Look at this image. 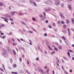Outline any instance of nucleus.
I'll use <instances>...</instances> for the list:
<instances>
[{
    "instance_id": "b1692460",
    "label": "nucleus",
    "mask_w": 74,
    "mask_h": 74,
    "mask_svg": "<svg viewBox=\"0 0 74 74\" xmlns=\"http://www.w3.org/2000/svg\"><path fill=\"white\" fill-rule=\"evenodd\" d=\"M33 3L34 4V5H35L36 7H37V4H36V3L35 2H33Z\"/></svg>"
},
{
    "instance_id": "cd10ccee",
    "label": "nucleus",
    "mask_w": 74,
    "mask_h": 74,
    "mask_svg": "<svg viewBox=\"0 0 74 74\" xmlns=\"http://www.w3.org/2000/svg\"><path fill=\"white\" fill-rule=\"evenodd\" d=\"M4 16H5V17H7V18H9V17H10L9 16L8 17L7 16V14H5L4 15Z\"/></svg>"
},
{
    "instance_id": "39448f33",
    "label": "nucleus",
    "mask_w": 74,
    "mask_h": 74,
    "mask_svg": "<svg viewBox=\"0 0 74 74\" xmlns=\"http://www.w3.org/2000/svg\"><path fill=\"white\" fill-rule=\"evenodd\" d=\"M6 48L7 50H8V52H9L10 53H11V52L12 51H11V49H10V48L8 46H7Z\"/></svg>"
},
{
    "instance_id": "423d86ee",
    "label": "nucleus",
    "mask_w": 74,
    "mask_h": 74,
    "mask_svg": "<svg viewBox=\"0 0 74 74\" xmlns=\"http://www.w3.org/2000/svg\"><path fill=\"white\" fill-rule=\"evenodd\" d=\"M2 50L3 51V52L2 53V55L3 56L5 55L6 54V50L4 49H3Z\"/></svg>"
},
{
    "instance_id": "9d476101",
    "label": "nucleus",
    "mask_w": 74,
    "mask_h": 74,
    "mask_svg": "<svg viewBox=\"0 0 74 74\" xmlns=\"http://www.w3.org/2000/svg\"><path fill=\"white\" fill-rule=\"evenodd\" d=\"M5 27V26L4 24H2L1 26V28H3Z\"/></svg>"
},
{
    "instance_id": "6e6552de",
    "label": "nucleus",
    "mask_w": 74,
    "mask_h": 74,
    "mask_svg": "<svg viewBox=\"0 0 74 74\" xmlns=\"http://www.w3.org/2000/svg\"><path fill=\"white\" fill-rule=\"evenodd\" d=\"M59 15L60 16L61 18L62 19H64V16H63V14L62 13H59Z\"/></svg>"
},
{
    "instance_id": "ddd939ff",
    "label": "nucleus",
    "mask_w": 74,
    "mask_h": 74,
    "mask_svg": "<svg viewBox=\"0 0 74 74\" xmlns=\"http://www.w3.org/2000/svg\"><path fill=\"white\" fill-rule=\"evenodd\" d=\"M58 48H59V49H62V46H58Z\"/></svg>"
},
{
    "instance_id": "774afa93",
    "label": "nucleus",
    "mask_w": 74,
    "mask_h": 74,
    "mask_svg": "<svg viewBox=\"0 0 74 74\" xmlns=\"http://www.w3.org/2000/svg\"><path fill=\"white\" fill-rule=\"evenodd\" d=\"M53 74H55V71H53Z\"/></svg>"
},
{
    "instance_id": "6ab92c4d",
    "label": "nucleus",
    "mask_w": 74,
    "mask_h": 74,
    "mask_svg": "<svg viewBox=\"0 0 74 74\" xmlns=\"http://www.w3.org/2000/svg\"><path fill=\"white\" fill-rule=\"evenodd\" d=\"M46 18V17H45V16H44L42 19V20H45V19Z\"/></svg>"
},
{
    "instance_id": "13d9d810",
    "label": "nucleus",
    "mask_w": 74,
    "mask_h": 74,
    "mask_svg": "<svg viewBox=\"0 0 74 74\" xmlns=\"http://www.w3.org/2000/svg\"><path fill=\"white\" fill-rule=\"evenodd\" d=\"M32 20H33V21H36V20H35V19H34V18H32Z\"/></svg>"
},
{
    "instance_id": "f03ea898",
    "label": "nucleus",
    "mask_w": 74,
    "mask_h": 74,
    "mask_svg": "<svg viewBox=\"0 0 74 74\" xmlns=\"http://www.w3.org/2000/svg\"><path fill=\"white\" fill-rule=\"evenodd\" d=\"M55 1L56 2L55 3V5H57V6H58L60 3V1L58 0H55Z\"/></svg>"
},
{
    "instance_id": "0e129e2a",
    "label": "nucleus",
    "mask_w": 74,
    "mask_h": 74,
    "mask_svg": "<svg viewBox=\"0 0 74 74\" xmlns=\"http://www.w3.org/2000/svg\"><path fill=\"white\" fill-rule=\"evenodd\" d=\"M48 22H49L48 20H47L46 21H45L46 23H48Z\"/></svg>"
},
{
    "instance_id": "79ce46f5",
    "label": "nucleus",
    "mask_w": 74,
    "mask_h": 74,
    "mask_svg": "<svg viewBox=\"0 0 74 74\" xmlns=\"http://www.w3.org/2000/svg\"><path fill=\"white\" fill-rule=\"evenodd\" d=\"M40 18H42V16H43V15H42V14H40Z\"/></svg>"
},
{
    "instance_id": "1a4fd4ad",
    "label": "nucleus",
    "mask_w": 74,
    "mask_h": 74,
    "mask_svg": "<svg viewBox=\"0 0 74 74\" xmlns=\"http://www.w3.org/2000/svg\"><path fill=\"white\" fill-rule=\"evenodd\" d=\"M68 8L70 10H72V7H71V5L70 4L68 5Z\"/></svg>"
},
{
    "instance_id": "393cba45",
    "label": "nucleus",
    "mask_w": 74,
    "mask_h": 74,
    "mask_svg": "<svg viewBox=\"0 0 74 74\" xmlns=\"http://www.w3.org/2000/svg\"><path fill=\"white\" fill-rule=\"evenodd\" d=\"M13 67H14V68H15V67H16V64H14L13 65Z\"/></svg>"
},
{
    "instance_id": "f3484780",
    "label": "nucleus",
    "mask_w": 74,
    "mask_h": 74,
    "mask_svg": "<svg viewBox=\"0 0 74 74\" xmlns=\"http://www.w3.org/2000/svg\"><path fill=\"white\" fill-rule=\"evenodd\" d=\"M62 38L64 40H66V37L64 36H62Z\"/></svg>"
},
{
    "instance_id": "a19ab883",
    "label": "nucleus",
    "mask_w": 74,
    "mask_h": 74,
    "mask_svg": "<svg viewBox=\"0 0 74 74\" xmlns=\"http://www.w3.org/2000/svg\"><path fill=\"white\" fill-rule=\"evenodd\" d=\"M5 37L6 38V36H3L2 37V38H3V39H4L5 38Z\"/></svg>"
},
{
    "instance_id": "c756f323",
    "label": "nucleus",
    "mask_w": 74,
    "mask_h": 74,
    "mask_svg": "<svg viewBox=\"0 0 74 74\" xmlns=\"http://www.w3.org/2000/svg\"><path fill=\"white\" fill-rule=\"evenodd\" d=\"M44 36H45V37H47V33H45Z\"/></svg>"
},
{
    "instance_id": "3c124183",
    "label": "nucleus",
    "mask_w": 74,
    "mask_h": 74,
    "mask_svg": "<svg viewBox=\"0 0 74 74\" xmlns=\"http://www.w3.org/2000/svg\"><path fill=\"white\" fill-rule=\"evenodd\" d=\"M10 62L11 63H12V59L11 58L10 59Z\"/></svg>"
},
{
    "instance_id": "2f4dec72",
    "label": "nucleus",
    "mask_w": 74,
    "mask_h": 74,
    "mask_svg": "<svg viewBox=\"0 0 74 74\" xmlns=\"http://www.w3.org/2000/svg\"><path fill=\"white\" fill-rule=\"evenodd\" d=\"M8 41L9 43V44H10V38L8 39Z\"/></svg>"
},
{
    "instance_id": "680f3d73",
    "label": "nucleus",
    "mask_w": 74,
    "mask_h": 74,
    "mask_svg": "<svg viewBox=\"0 0 74 74\" xmlns=\"http://www.w3.org/2000/svg\"><path fill=\"white\" fill-rule=\"evenodd\" d=\"M62 69L63 70H64V68H63V66H62Z\"/></svg>"
},
{
    "instance_id": "09e8293b",
    "label": "nucleus",
    "mask_w": 74,
    "mask_h": 74,
    "mask_svg": "<svg viewBox=\"0 0 74 74\" xmlns=\"http://www.w3.org/2000/svg\"><path fill=\"white\" fill-rule=\"evenodd\" d=\"M53 26H56V24L55 23H53Z\"/></svg>"
},
{
    "instance_id": "5701e85b",
    "label": "nucleus",
    "mask_w": 74,
    "mask_h": 74,
    "mask_svg": "<svg viewBox=\"0 0 74 74\" xmlns=\"http://www.w3.org/2000/svg\"><path fill=\"white\" fill-rule=\"evenodd\" d=\"M28 32L29 33H30L32 34L33 33V32L32 31H28Z\"/></svg>"
},
{
    "instance_id": "2eb2a0df",
    "label": "nucleus",
    "mask_w": 74,
    "mask_h": 74,
    "mask_svg": "<svg viewBox=\"0 0 74 74\" xmlns=\"http://www.w3.org/2000/svg\"><path fill=\"white\" fill-rule=\"evenodd\" d=\"M16 11L12 12V11H10V13L11 14H15V13H16Z\"/></svg>"
},
{
    "instance_id": "9b49d317",
    "label": "nucleus",
    "mask_w": 74,
    "mask_h": 74,
    "mask_svg": "<svg viewBox=\"0 0 74 74\" xmlns=\"http://www.w3.org/2000/svg\"><path fill=\"white\" fill-rule=\"evenodd\" d=\"M65 22L66 23H69L70 20H67Z\"/></svg>"
},
{
    "instance_id": "052dcab7",
    "label": "nucleus",
    "mask_w": 74,
    "mask_h": 74,
    "mask_svg": "<svg viewBox=\"0 0 74 74\" xmlns=\"http://www.w3.org/2000/svg\"><path fill=\"white\" fill-rule=\"evenodd\" d=\"M33 30L34 31H35V32H37V31H36V30H35V29H34L32 28Z\"/></svg>"
},
{
    "instance_id": "bb28decb",
    "label": "nucleus",
    "mask_w": 74,
    "mask_h": 74,
    "mask_svg": "<svg viewBox=\"0 0 74 74\" xmlns=\"http://www.w3.org/2000/svg\"><path fill=\"white\" fill-rule=\"evenodd\" d=\"M54 53H55V51H53L51 53V54L52 55V54H54Z\"/></svg>"
},
{
    "instance_id": "37998d69",
    "label": "nucleus",
    "mask_w": 74,
    "mask_h": 74,
    "mask_svg": "<svg viewBox=\"0 0 74 74\" xmlns=\"http://www.w3.org/2000/svg\"><path fill=\"white\" fill-rule=\"evenodd\" d=\"M16 44H17L16 43H13V45L15 46V45H16Z\"/></svg>"
},
{
    "instance_id": "49530a36",
    "label": "nucleus",
    "mask_w": 74,
    "mask_h": 74,
    "mask_svg": "<svg viewBox=\"0 0 74 74\" xmlns=\"http://www.w3.org/2000/svg\"><path fill=\"white\" fill-rule=\"evenodd\" d=\"M73 71V70H72V69H71L70 71H69V72H70V73H72V72Z\"/></svg>"
},
{
    "instance_id": "dca6fc26",
    "label": "nucleus",
    "mask_w": 74,
    "mask_h": 74,
    "mask_svg": "<svg viewBox=\"0 0 74 74\" xmlns=\"http://www.w3.org/2000/svg\"><path fill=\"white\" fill-rule=\"evenodd\" d=\"M4 5L3 3L2 2H0V6H3Z\"/></svg>"
},
{
    "instance_id": "5fc2aeb1",
    "label": "nucleus",
    "mask_w": 74,
    "mask_h": 74,
    "mask_svg": "<svg viewBox=\"0 0 74 74\" xmlns=\"http://www.w3.org/2000/svg\"><path fill=\"white\" fill-rule=\"evenodd\" d=\"M64 73L65 74H68V73H67L66 71H64Z\"/></svg>"
},
{
    "instance_id": "aec40b11",
    "label": "nucleus",
    "mask_w": 74,
    "mask_h": 74,
    "mask_svg": "<svg viewBox=\"0 0 74 74\" xmlns=\"http://www.w3.org/2000/svg\"><path fill=\"white\" fill-rule=\"evenodd\" d=\"M66 28H67V26H66V25H64L63 26V28L65 29H66Z\"/></svg>"
},
{
    "instance_id": "20e7f679",
    "label": "nucleus",
    "mask_w": 74,
    "mask_h": 74,
    "mask_svg": "<svg viewBox=\"0 0 74 74\" xmlns=\"http://www.w3.org/2000/svg\"><path fill=\"white\" fill-rule=\"evenodd\" d=\"M51 10V8H45V10L46 12H48V11H49Z\"/></svg>"
},
{
    "instance_id": "4468645a",
    "label": "nucleus",
    "mask_w": 74,
    "mask_h": 74,
    "mask_svg": "<svg viewBox=\"0 0 74 74\" xmlns=\"http://www.w3.org/2000/svg\"><path fill=\"white\" fill-rule=\"evenodd\" d=\"M72 22L73 23L74 25V18H72Z\"/></svg>"
},
{
    "instance_id": "e2e57ef3",
    "label": "nucleus",
    "mask_w": 74,
    "mask_h": 74,
    "mask_svg": "<svg viewBox=\"0 0 74 74\" xmlns=\"http://www.w3.org/2000/svg\"><path fill=\"white\" fill-rule=\"evenodd\" d=\"M45 69H48V68L47 67V66H45Z\"/></svg>"
},
{
    "instance_id": "bf43d9fd",
    "label": "nucleus",
    "mask_w": 74,
    "mask_h": 74,
    "mask_svg": "<svg viewBox=\"0 0 74 74\" xmlns=\"http://www.w3.org/2000/svg\"><path fill=\"white\" fill-rule=\"evenodd\" d=\"M18 15H22V13H18Z\"/></svg>"
},
{
    "instance_id": "a211bd4d",
    "label": "nucleus",
    "mask_w": 74,
    "mask_h": 74,
    "mask_svg": "<svg viewBox=\"0 0 74 74\" xmlns=\"http://www.w3.org/2000/svg\"><path fill=\"white\" fill-rule=\"evenodd\" d=\"M63 32L64 33V34H66L67 33V31L65 30L63 31Z\"/></svg>"
},
{
    "instance_id": "864d4df0",
    "label": "nucleus",
    "mask_w": 74,
    "mask_h": 74,
    "mask_svg": "<svg viewBox=\"0 0 74 74\" xmlns=\"http://www.w3.org/2000/svg\"><path fill=\"white\" fill-rule=\"evenodd\" d=\"M0 69H1V71H4V70H3V69H2V68H0Z\"/></svg>"
},
{
    "instance_id": "6e6d98bb",
    "label": "nucleus",
    "mask_w": 74,
    "mask_h": 74,
    "mask_svg": "<svg viewBox=\"0 0 74 74\" xmlns=\"http://www.w3.org/2000/svg\"><path fill=\"white\" fill-rule=\"evenodd\" d=\"M43 13L44 14V16H46V14L44 12H43Z\"/></svg>"
},
{
    "instance_id": "69168bd1",
    "label": "nucleus",
    "mask_w": 74,
    "mask_h": 74,
    "mask_svg": "<svg viewBox=\"0 0 74 74\" xmlns=\"http://www.w3.org/2000/svg\"><path fill=\"white\" fill-rule=\"evenodd\" d=\"M1 35H4V34L2 32H1Z\"/></svg>"
},
{
    "instance_id": "a18cd8bd",
    "label": "nucleus",
    "mask_w": 74,
    "mask_h": 74,
    "mask_svg": "<svg viewBox=\"0 0 74 74\" xmlns=\"http://www.w3.org/2000/svg\"><path fill=\"white\" fill-rule=\"evenodd\" d=\"M36 60L37 61L39 60V58H36Z\"/></svg>"
},
{
    "instance_id": "603ef678",
    "label": "nucleus",
    "mask_w": 74,
    "mask_h": 74,
    "mask_svg": "<svg viewBox=\"0 0 74 74\" xmlns=\"http://www.w3.org/2000/svg\"><path fill=\"white\" fill-rule=\"evenodd\" d=\"M19 60L21 62H22V58H20Z\"/></svg>"
},
{
    "instance_id": "7ed1b4c3",
    "label": "nucleus",
    "mask_w": 74,
    "mask_h": 74,
    "mask_svg": "<svg viewBox=\"0 0 74 74\" xmlns=\"http://www.w3.org/2000/svg\"><path fill=\"white\" fill-rule=\"evenodd\" d=\"M1 18L2 19H4V21H5V22H6L7 23H8V18L3 17H1Z\"/></svg>"
},
{
    "instance_id": "412c9836",
    "label": "nucleus",
    "mask_w": 74,
    "mask_h": 74,
    "mask_svg": "<svg viewBox=\"0 0 74 74\" xmlns=\"http://www.w3.org/2000/svg\"><path fill=\"white\" fill-rule=\"evenodd\" d=\"M47 47H49V49H50L51 50H52V51H53V50L52 49V48H51V47H50V46H47Z\"/></svg>"
},
{
    "instance_id": "c9c22d12",
    "label": "nucleus",
    "mask_w": 74,
    "mask_h": 74,
    "mask_svg": "<svg viewBox=\"0 0 74 74\" xmlns=\"http://www.w3.org/2000/svg\"><path fill=\"white\" fill-rule=\"evenodd\" d=\"M69 51L70 52H73V51L71 50H69Z\"/></svg>"
},
{
    "instance_id": "4d7b16f0",
    "label": "nucleus",
    "mask_w": 74,
    "mask_h": 74,
    "mask_svg": "<svg viewBox=\"0 0 74 74\" xmlns=\"http://www.w3.org/2000/svg\"><path fill=\"white\" fill-rule=\"evenodd\" d=\"M21 73H23V71H22V70H21Z\"/></svg>"
},
{
    "instance_id": "c03bdc74",
    "label": "nucleus",
    "mask_w": 74,
    "mask_h": 74,
    "mask_svg": "<svg viewBox=\"0 0 74 74\" xmlns=\"http://www.w3.org/2000/svg\"><path fill=\"white\" fill-rule=\"evenodd\" d=\"M58 24H60V21H58Z\"/></svg>"
},
{
    "instance_id": "ea45409f",
    "label": "nucleus",
    "mask_w": 74,
    "mask_h": 74,
    "mask_svg": "<svg viewBox=\"0 0 74 74\" xmlns=\"http://www.w3.org/2000/svg\"><path fill=\"white\" fill-rule=\"evenodd\" d=\"M68 34L69 36H70L71 35V34H70V32H68Z\"/></svg>"
},
{
    "instance_id": "0eeeda50",
    "label": "nucleus",
    "mask_w": 74,
    "mask_h": 74,
    "mask_svg": "<svg viewBox=\"0 0 74 74\" xmlns=\"http://www.w3.org/2000/svg\"><path fill=\"white\" fill-rule=\"evenodd\" d=\"M38 69L39 72H40V73H41V72H42V74H44V71L42 70L40 68H38Z\"/></svg>"
},
{
    "instance_id": "f8f14e48",
    "label": "nucleus",
    "mask_w": 74,
    "mask_h": 74,
    "mask_svg": "<svg viewBox=\"0 0 74 74\" xmlns=\"http://www.w3.org/2000/svg\"><path fill=\"white\" fill-rule=\"evenodd\" d=\"M61 6L62 7V8H64V3H62L61 4Z\"/></svg>"
},
{
    "instance_id": "7c9ffc66",
    "label": "nucleus",
    "mask_w": 74,
    "mask_h": 74,
    "mask_svg": "<svg viewBox=\"0 0 74 74\" xmlns=\"http://www.w3.org/2000/svg\"><path fill=\"white\" fill-rule=\"evenodd\" d=\"M63 58L64 59H65V60H66L67 61V59L65 57H63Z\"/></svg>"
},
{
    "instance_id": "473e14b6",
    "label": "nucleus",
    "mask_w": 74,
    "mask_h": 74,
    "mask_svg": "<svg viewBox=\"0 0 74 74\" xmlns=\"http://www.w3.org/2000/svg\"><path fill=\"white\" fill-rule=\"evenodd\" d=\"M67 53H68V56H69V57H71V56H70V53H69V52H68Z\"/></svg>"
},
{
    "instance_id": "a878e982",
    "label": "nucleus",
    "mask_w": 74,
    "mask_h": 74,
    "mask_svg": "<svg viewBox=\"0 0 74 74\" xmlns=\"http://www.w3.org/2000/svg\"><path fill=\"white\" fill-rule=\"evenodd\" d=\"M54 50L56 51H58V49L56 47H55Z\"/></svg>"
},
{
    "instance_id": "de8ad7c7",
    "label": "nucleus",
    "mask_w": 74,
    "mask_h": 74,
    "mask_svg": "<svg viewBox=\"0 0 74 74\" xmlns=\"http://www.w3.org/2000/svg\"><path fill=\"white\" fill-rule=\"evenodd\" d=\"M67 30L68 31V32H70V29L68 28H67Z\"/></svg>"
},
{
    "instance_id": "c85d7f7f",
    "label": "nucleus",
    "mask_w": 74,
    "mask_h": 74,
    "mask_svg": "<svg viewBox=\"0 0 74 74\" xmlns=\"http://www.w3.org/2000/svg\"><path fill=\"white\" fill-rule=\"evenodd\" d=\"M29 1H30V3H31L32 4H33V0H30Z\"/></svg>"
},
{
    "instance_id": "4c0bfd02",
    "label": "nucleus",
    "mask_w": 74,
    "mask_h": 74,
    "mask_svg": "<svg viewBox=\"0 0 74 74\" xmlns=\"http://www.w3.org/2000/svg\"><path fill=\"white\" fill-rule=\"evenodd\" d=\"M9 19L11 21H14V20L12 18H9Z\"/></svg>"
},
{
    "instance_id": "f704fd0d",
    "label": "nucleus",
    "mask_w": 74,
    "mask_h": 74,
    "mask_svg": "<svg viewBox=\"0 0 74 74\" xmlns=\"http://www.w3.org/2000/svg\"><path fill=\"white\" fill-rule=\"evenodd\" d=\"M22 24H23V25H26L24 22H22Z\"/></svg>"
},
{
    "instance_id": "58836bf2",
    "label": "nucleus",
    "mask_w": 74,
    "mask_h": 74,
    "mask_svg": "<svg viewBox=\"0 0 74 74\" xmlns=\"http://www.w3.org/2000/svg\"><path fill=\"white\" fill-rule=\"evenodd\" d=\"M49 28H50V29H51L52 28V26H51V25H49Z\"/></svg>"
},
{
    "instance_id": "72a5a7b5",
    "label": "nucleus",
    "mask_w": 74,
    "mask_h": 74,
    "mask_svg": "<svg viewBox=\"0 0 74 74\" xmlns=\"http://www.w3.org/2000/svg\"><path fill=\"white\" fill-rule=\"evenodd\" d=\"M13 53L14 55H16V52H15V50L14 51Z\"/></svg>"
},
{
    "instance_id": "f257e3e1",
    "label": "nucleus",
    "mask_w": 74,
    "mask_h": 74,
    "mask_svg": "<svg viewBox=\"0 0 74 74\" xmlns=\"http://www.w3.org/2000/svg\"><path fill=\"white\" fill-rule=\"evenodd\" d=\"M45 3L48 5H51L53 4V2L51 1H47L45 2Z\"/></svg>"
},
{
    "instance_id": "8fccbe9b",
    "label": "nucleus",
    "mask_w": 74,
    "mask_h": 74,
    "mask_svg": "<svg viewBox=\"0 0 74 74\" xmlns=\"http://www.w3.org/2000/svg\"><path fill=\"white\" fill-rule=\"evenodd\" d=\"M49 69H48L47 70V71L46 72L47 73H48L49 72Z\"/></svg>"
},
{
    "instance_id": "e433bc0d",
    "label": "nucleus",
    "mask_w": 74,
    "mask_h": 74,
    "mask_svg": "<svg viewBox=\"0 0 74 74\" xmlns=\"http://www.w3.org/2000/svg\"><path fill=\"white\" fill-rule=\"evenodd\" d=\"M65 23L63 21H61V23H62V24H63L64 25V24Z\"/></svg>"
},
{
    "instance_id": "4be33fe9",
    "label": "nucleus",
    "mask_w": 74,
    "mask_h": 74,
    "mask_svg": "<svg viewBox=\"0 0 74 74\" xmlns=\"http://www.w3.org/2000/svg\"><path fill=\"white\" fill-rule=\"evenodd\" d=\"M12 74H18V73L16 72H12Z\"/></svg>"
},
{
    "instance_id": "338daca9",
    "label": "nucleus",
    "mask_w": 74,
    "mask_h": 74,
    "mask_svg": "<svg viewBox=\"0 0 74 74\" xmlns=\"http://www.w3.org/2000/svg\"><path fill=\"white\" fill-rule=\"evenodd\" d=\"M11 24H12V25H14V22H11Z\"/></svg>"
}]
</instances>
